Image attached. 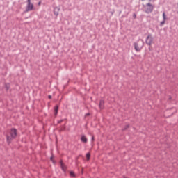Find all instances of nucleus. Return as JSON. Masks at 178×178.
<instances>
[{
    "mask_svg": "<svg viewBox=\"0 0 178 178\" xmlns=\"http://www.w3.org/2000/svg\"><path fill=\"white\" fill-rule=\"evenodd\" d=\"M70 175L72 177H74V172H73L72 171L70 172Z\"/></svg>",
    "mask_w": 178,
    "mask_h": 178,
    "instance_id": "nucleus-12",
    "label": "nucleus"
},
{
    "mask_svg": "<svg viewBox=\"0 0 178 178\" xmlns=\"http://www.w3.org/2000/svg\"><path fill=\"white\" fill-rule=\"evenodd\" d=\"M48 98H49V99H51L52 98V96L49 95V96H48Z\"/></svg>",
    "mask_w": 178,
    "mask_h": 178,
    "instance_id": "nucleus-15",
    "label": "nucleus"
},
{
    "mask_svg": "<svg viewBox=\"0 0 178 178\" xmlns=\"http://www.w3.org/2000/svg\"><path fill=\"white\" fill-rule=\"evenodd\" d=\"M163 19L164 21H166V14H165V13H163Z\"/></svg>",
    "mask_w": 178,
    "mask_h": 178,
    "instance_id": "nucleus-11",
    "label": "nucleus"
},
{
    "mask_svg": "<svg viewBox=\"0 0 178 178\" xmlns=\"http://www.w3.org/2000/svg\"><path fill=\"white\" fill-rule=\"evenodd\" d=\"M134 46L136 52H140V51L143 49V47H144V42H143V40H138L136 42L134 43Z\"/></svg>",
    "mask_w": 178,
    "mask_h": 178,
    "instance_id": "nucleus-2",
    "label": "nucleus"
},
{
    "mask_svg": "<svg viewBox=\"0 0 178 178\" xmlns=\"http://www.w3.org/2000/svg\"><path fill=\"white\" fill-rule=\"evenodd\" d=\"M27 2H31V0H28Z\"/></svg>",
    "mask_w": 178,
    "mask_h": 178,
    "instance_id": "nucleus-19",
    "label": "nucleus"
},
{
    "mask_svg": "<svg viewBox=\"0 0 178 178\" xmlns=\"http://www.w3.org/2000/svg\"><path fill=\"white\" fill-rule=\"evenodd\" d=\"M92 141H94V136L92 137Z\"/></svg>",
    "mask_w": 178,
    "mask_h": 178,
    "instance_id": "nucleus-18",
    "label": "nucleus"
},
{
    "mask_svg": "<svg viewBox=\"0 0 178 178\" xmlns=\"http://www.w3.org/2000/svg\"><path fill=\"white\" fill-rule=\"evenodd\" d=\"M38 5L40 6V5H41V1H40Z\"/></svg>",
    "mask_w": 178,
    "mask_h": 178,
    "instance_id": "nucleus-16",
    "label": "nucleus"
},
{
    "mask_svg": "<svg viewBox=\"0 0 178 178\" xmlns=\"http://www.w3.org/2000/svg\"><path fill=\"white\" fill-rule=\"evenodd\" d=\"M17 137V130L15 128L10 129V136H7V142L8 144H10L12 140Z\"/></svg>",
    "mask_w": 178,
    "mask_h": 178,
    "instance_id": "nucleus-1",
    "label": "nucleus"
},
{
    "mask_svg": "<svg viewBox=\"0 0 178 178\" xmlns=\"http://www.w3.org/2000/svg\"><path fill=\"white\" fill-rule=\"evenodd\" d=\"M87 116H90V113H88L85 115V117L87 118Z\"/></svg>",
    "mask_w": 178,
    "mask_h": 178,
    "instance_id": "nucleus-14",
    "label": "nucleus"
},
{
    "mask_svg": "<svg viewBox=\"0 0 178 178\" xmlns=\"http://www.w3.org/2000/svg\"><path fill=\"white\" fill-rule=\"evenodd\" d=\"M149 1H152V0H149Z\"/></svg>",
    "mask_w": 178,
    "mask_h": 178,
    "instance_id": "nucleus-21",
    "label": "nucleus"
},
{
    "mask_svg": "<svg viewBox=\"0 0 178 178\" xmlns=\"http://www.w3.org/2000/svg\"><path fill=\"white\" fill-rule=\"evenodd\" d=\"M51 161H52V157H51Z\"/></svg>",
    "mask_w": 178,
    "mask_h": 178,
    "instance_id": "nucleus-20",
    "label": "nucleus"
},
{
    "mask_svg": "<svg viewBox=\"0 0 178 178\" xmlns=\"http://www.w3.org/2000/svg\"><path fill=\"white\" fill-rule=\"evenodd\" d=\"M81 140L82 141V143H84L85 144L87 143V141H88L87 137H86V136L83 135L81 137Z\"/></svg>",
    "mask_w": 178,
    "mask_h": 178,
    "instance_id": "nucleus-6",
    "label": "nucleus"
},
{
    "mask_svg": "<svg viewBox=\"0 0 178 178\" xmlns=\"http://www.w3.org/2000/svg\"><path fill=\"white\" fill-rule=\"evenodd\" d=\"M61 168L63 170H66V167L65 166V165H63V163H61Z\"/></svg>",
    "mask_w": 178,
    "mask_h": 178,
    "instance_id": "nucleus-10",
    "label": "nucleus"
},
{
    "mask_svg": "<svg viewBox=\"0 0 178 178\" xmlns=\"http://www.w3.org/2000/svg\"><path fill=\"white\" fill-rule=\"evenodd\" d=\"M58 111H59V106H56L54 107L55 115H58Z\"/></svg>",
    "mask_w": 178,
    "mask_h": 178,
    "instance_id": "nucleus-8",
    "label": "nucleus"
},
{
    "mask_svg": "<svg viewBox=\"0 0 178 178\" xmlns=\"http://www.w3.org/2000/svg\"><path fill=\"white\" fill-rule=\"evenodd\" d=\"M153 42H154V37H152V35L149 34L146 38V44L147 45H152Z\"/></svg>",
    "mask_w": 178,
    "mask_h": 178,
    "instance_id": "nucleus-4",
    "label": "nucleus"
},
{
    "mask_svg": "<svg viewBox=\"0 0 178 178\" xmlns=\"http://www.w3.org/2000/svg\"><path fill=\"white\" fill-rule=\"evenodd\" d=\"M165 22H166V21L163 20V21L161 22L160 25H161V26H163V24H165Z\"/></svg>",
    "mask_w": 178,
    "mask_h": 178,
    "instance_id": "nucleus-13",
    "label": "nucleus"
},
{
    "mask_svg": "<svg viewBox=\"0 0 178 178\" xmlns=\"http://www.w3.org/2000/svg\"><path fill=\"white\" fill-rule=\"evenodd\" d=\"M91 157V154L90 153H88L86 154V159H87V161H90V158Z\"/></svg>",
    "mask_w": 178,
    "mask_h": 178,
    "instance_id": "nucleus-9",
    "label": "nucleus"
},
{
    "mask_svg": "<svg viewBox=\"0 0 178 178\" xmlns=\"http://www.w3.org/2000/svg\"><path fill=\"white\" fill-rule=\"evenodd\" d=\"M54 14L56 15V16H58V13H54Z\"/></svg>",
    "mask_w": 178,
    "mask_h": 178,
    "instance_id": "nucleus-17",
    "label": "nucleus"
},
{
    "mask_svg": "<svg viewBox=\"0 0 178 178\" xmlns=\"http://www.w3.org/2000/svg\"><path fill=\"white\" fill-rule=\"evenodd\" d=\"M104 100H101L100 102H99V108L100 109H104Z\"/></svg>",
    "mask_w": 178,
    "mask_h": 178,
    "instance_id": "nucleus-7",
    "label": "nucleus"
},
{
    "mask_svg": "<svg viewBox=\"0 0 178 178\" xmlns=\"http://www.w3.org/2000/svg\"><path fill=\"white\" fill-rule=\"evenodd\" d=\"M34 4L31 3V1L28 2L27 7H26V12H30V10H34Z\"/></svg>",
    "mask_w": 178,
    "mask_h": 178,
    "instance_id": "nucleus-5",
    "label": "nucleus"
},
{
    "mask_svg": "<svg viewBox=\"0 0 178 178\" xmlns=\"http://www.w3.org/2000/svg\"><path fill=\"white\" fill-rule=\"evenodd\" d=\"M144 9L146 13H151L154 10V6L149 3L144 6Z\"/></svg>",
    "mask_w": 178,
    "mask_h": 178,
    "instance_id": "nucleus-3",
    "label": "nucleus"
}]
</instances>
